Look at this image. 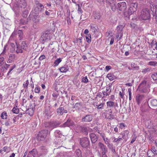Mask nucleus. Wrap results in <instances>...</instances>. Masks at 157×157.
I'll list each match as a JSON object with an SVG mask.
<instances>
[{
    "label": "nucleus",
    "instance_id": "nucleus-1",
    "mask_svg": "<svg viewBox=\"0 0 157 157\" xmlns=\"http://www.w3.org/2000/svg\"><path fill=\"white\" fill-rule=\"evenodd\" d=\"M60 124V122L59 121H53L45 122L44 124V125L45 127L48 128L51 130H52L55 128L58 127Z\"/></svg>",
    "mask_w": 157,
    "mask_h": 157
},
{
    "label": "nucleus",
    "instance_id": "nucleus-2",
    "mask_svg": "<svg viewBox=\"0 0 157 157\" xmlns=\"http://www.w3.org/2000/svg\"><path fill=\"white\" fill-rule=\"evenodd\" d=\"M53 110L52 109L50 104H48L46 105L44 111L45 117L47 118H50L53 115Z\"/></svg>",
    "mask_w": 157,
    "mask_h": 157
},
{
    "label": "nucleus",
    "instance_id": "nucleus-3",
    "mask_svg": "<svg viewBox=\"0 0 157 157\" xmlns=\"http://www.w3.org/2000/svg\"><path fill=\"white\" fill-rule=\"evenodd\" d=\"M48 133V130L45 129L40 131L37 137L38 140L42 141L45 140Z\"/></svg>",
    "mask_w": 157,
    "mask_h": 157
},
{
    "label": "nucleus",
    "instance_id": "nucleus-4",
    "mask_svg": "<svg viewBox=\"0 0 157 157\" xmlns=\"http://www.w3.org/2000/svg\"><path fill=\"white\" fill-rule=\"evenodd\" d=\"M141 17L143 20H146L150 18V11L147 9H144L141 12Z\"/></svg>",
    "mask_w": 157,
    "mask_h": 157
},
{
    "label": "nucleus",
    "instance_id": "nucleus-5",
    "mask_svg": "<svg viewBox=\"0 0 157 157\" xmlns=\"http://www.w3.org/2000/svg\"><path fill=\"white\" fill-rule=\"evenodd\" d=\"M80 144L82 147L84 148H89L90 147V140L86 137H84L81 139Z\"/></svg>",
    "mask_w": 157,
    "mask_h": 157
},
{
    "label": "nucleus",
    "instance_id": "nucleus-6",
    "mask_svg": "<svg viewBox=\"0 0 157 157\" xmlns=\"http://www.w3.org/2000/svg\"><path fill=\"white\" fill-rule=\"evenodd\" d=\"M89 136L92 143V146L94 149H96L97 146H95V143L98 140V136L94 133H91Z\"/></svg>",
    "mask_w": 157,
    "mask_h": 157
},
{
    "label": "nucleus",
    "instance_id": "nucleus-7",
    "mask_svg": "<svg viewBox=\"0 0 157 157\" xmlns=\"http://www.w3.org/2000/svg\"><path fill=\"white\" fill-rule=\"evenodd\" d=\"M39 8L38 6H36L34 8V9L33 10L31 13L32 15L34 16V19H33V20L35 22H39V19L36 18V16L38 15L39 14Z\"/></svg>",
    "mask_w": 157,
    "mask_h": 157
},
{
    "label": "nucleus",
    "instance_id": "nucleus-8",
    "mask_svg": "<svg viewBox=\"0 0 157 157\" xmlns=\"http://www.w3.org/2000/svg\"><path fill=\"white\" fill-rule=\"evenodd\" d=\"M149 85L148 82L147 81L144 80L140 84L139 86L141 88L144 93H146L147 91V88L149 87Z\"/></svg>",
    "mask_w": 157,
    "mask_h": 157
},
{
    "label": "nucleus",
    "instance_id": "nucleus-9",
    "mask_svg": "<svg viewBox=\"0 0 157 157\" xmlns=\"http://www.w3.org/2000/svg\"><path fill=\"white\" fill-rule=\"evenodd\" d=\"M26 5L25 0H17L16 5L19 8L25 9Z\"/></svg>",
    "mask_w": 157,
    "mask_h": 157
},
{
    "label": "nucleus",
    "instance_id": "nucleus-10",
    "mask_svg": "<svg viewBox=\"0 0 157 157\" xmlns=\"http://www.w3.org/2000/svg\"><path fill=\"white\" fill-rule=\"evenodd\" d=\"M74 124V122L70 119H68L67 121L63 124L60 126L61 128H65L66 127H70L72 126Z\"/></svg>",
    "mask_w": 157,
    "mask_h": 157
},
{
    "label": "nucleus",
    "instance_id": "nucleus-11",
    "mask_svg": "<svg viewBox=\"0 0 157 157\" xmlns=\"http://www.w3.org/2000/svg\"><path fill=\"white\" fill-rule=\"evenodd\" d=\"M50 32L49 31H46L44 33L41 37L40 38V40L43 43L45 41L47 40L49 38V34Z\"/></svg>",
    "mask_w": 157,
    "mask_h": 157
},
{
    "label": "nucleus",
    "instance_id": "nucleus-12",
    "mask_svg": "<svg viewBox=\"0 0 157 157\" xmlns=\"http://www.w3.org/2000/svg\"><path fill=\"white\" fill-rule=\"evenodd\" d=\"M117 7L120 11H124L126 9V3L125 2L119 3L117 4Z\"/></svg>",
    "mask_w": 157,
    "mask_h": 157
},
{
    "label": "nucleus",
    "instance_id": "nucleus-13",
    "mask_svg": "<svg viewBox=\"0 0 157 157\" xmlns=\"http://www.w3.org/2000/svg\"><path fill=\"white\" fill-rule=\"evenodd\" d=\"M16 59V56L15 54H11L9 56V57L7 60L6 62L7 63H12Z\"/></svg>",
    "mask_w": 157,
    "mask_h": 157
},
{
    "label": "nucleus",
    "instance_id": "nucleus-14",
    "mask_svg": "<svg viewBox=\"0 0 157 157\" xmlns=\"http://www.w3.org/2000/svg\"><path fill=\"white\" fill-rule=\"evenodd\" d=\"M93 119V116L90 114H88L86 115L83 117L82 119V121L84 122H90Z\"/></svg>",
    "mask_w": 157,
    "mask_h": 157
},
{
    "label": "nucleus",
    "instance_id": "nucleus-15",
    "mask_svg": "<svg viewBox=\"0 0 157 157\" xmlns=\"http://www.w3.org/2000/svg\"><path fill=\"white\" fill-rule=\"evenodd\" d=\"M150 108H151L149 106L148 103L145 102L140 107V110L143 112H145L147 111Z\"/></svg>",
    "mask_w": 157,
    "mask_h": 157
},
{
    "label": "nucleus",
    "instance_id": "nucleus-16",
    "mask_svg": "<svg viewBox=\"0 0 157 157\" xmlns=\"http://www.w3.org/2000/svg\"><path fill=\"white\" fill-rule=\"evenodd\" d=\"M56 112L58 115L62 116L64 113H67V111L64 109L63 107H60L57 109Z\"/></svg>",
    "mask_w": 157,
    "mask_h": 157
},
{
    "label": "nucleus",
    "instance_id": "nucleus-17",
    "mask_svg": "<svg viewBox=\"0 0 157 157\" xmlns=\"http://www.w3.org/2000/svg\"><path fill=\"white\" fill-rule=\"evenodd\" d=\"M144 98V96L143 95H138L136 96V101L138 105H139L140 103Z\"/></svg>",
    "mask_w": 157,
    "mask_h": 157
},
{
    "label": "nucleus",
    "instance_id": "nucleus-18",
    "mask_svg": "<svg viewBox=\"0 0 157 157\" xmlns=\"http://www.w3.org/2000/svg\"><path fill=\"white\" fill-rule=\"evenodd\" d=\"M59 70L61 72L66 73L68 71L69 67L67 65H65L63 67L59 68Z\"/></svg>",
    "mask_w": 157,
    "mask_h": 157
},
{
    "label": "nucleus",
    "instance_id": "nucleus-19",
    "mask_svg": "<svg viewBox=\"0 0 157 157\" xmlns=\"http://www.w3.org/2000/svg\"><path fill=\"white\" fill-rule=\"evenodd\" d=\"M150 104L151 106V108L153 109L157 106V100L156 99H153L150 101Z\"/></svg>",
    "mask_w": 157,
    "mask_h": 157
},
{
    "label": "nucleus",
    "instance_id": "nucleus-20",
    "mask_svg": "<svg viewBox=\"0 0 157 157\" xmlns=\"http://www.w3.org/2000/svg\"><path fill=\"white\" fill-rule=\"evenodd\" d=\"M17 34L18 35L20 40L23 38V32L22 29H20L18 30H16Z\"/></svg>",
    "mask_w": 157,
    "mask_h": 157
},
{
    "label": "nucleus",
    "instance_id": "nucleus-21",
    "mask_svg": "<svg viewBox=\"0 0 157 157\" xmlns=\"http://www.w3.org/2000/svg\"><path fill=\"white\" fill-rule=\"evenodd\" d=\"M110 89L109 86L107 87L105 91H103V94L104 96H107L109 95L111 92V90L109 91Z\"/></svg>",
    "mask_w": 157,
    "mask_h": 157
},
{
    "label": "nucleus",
    "instance_id": "nucleus-22",
    "mask_svg": "<svg viewBox=\"0 0 157 157\" xmlns=\"http://www.w3.org/2000/svg\"><path fill=\"white\" fill-rule=\"evenodd\" d=\"M99 147L101 149V151H105V150L107 149L106 147L101 142H99L98 144Z\"/></svg>",
    "mask_w": 157,
    "mask_h": 157
},
{
    "label": "nucleus",
    "instance_id": "nucleus-23",
    "mask_svg": "<svg viewBox=\"0 0 157 157\" xmlns=\"http://www.w3.org/2000/svg\"><path fill=\"white\" fill-rule=\"evenodd\" d=\"M107 77L110 81H112L116 78V77L113 74L110 73L108 74L107 76Z\"/></svg>",
    "mask_w": 157,
    "mask_h": 157
},
{
    "label": "nucleus",
    "instance_id": "nucleus-24",
    "mask_svg": "<svg viewBox=\"0 0 157 157\" xmlns=\"http://www.w3.org/2000/svg\"><path fill=\"white\" fill-rule=\"evenodd\" d=\"M124 26L123 25H119L118 26L117 28V33L122 34V30Z\"/></svg>",
    "mask_w": 157,
    "mask_h": 157
},
{
    "label": "nucleus",
    "instance_id": "nucleus-25",
    "mask_svg": "<svg viewBox=\"0 0 157 157\" xmlns=\"http://www.w3.org/2000/svg\"><path fill=\"white\" fill-rule=\"evenodd\" d=\"M54 135L56 137H61L62 135L59 130H56L54 132Z\"/></svg>",
    "mask_w": 157,
    "mask_h": 157
},
{
    "label": "nucleus",
    "instance_id": "nucleus-26",
    "mask_svg": "<svg viewBox=\"0 0 157 157\" xmlns=\"http://www.w3.org/2000/svg\"><path fill=\"white\" fill-rule=\"evenodd\" d=\"M24 50L20 47V45H17V49L16 50V52L17 53H22L23 52Z\"/></svg>",
    "mask_w": 157,
    "mask_h": 157
},
{
    "label": "nucleus",
    "instance_id": "nucleus-27",
    "mask_svg": "<svg viewBox=\"0 0 157 157\" xmlns=\"http://www.w3.org/2000/svg\"><path fill=\"white\" fill-rule=\"evenodd\" d=\"M93 17L95 19L99 20L100 17V15L98 12H95L93 13Z\"/></svg>",
    "mask_w": 157,
    "mask_h": 157
},
{
    "label": "nucleus",
    "instance_id": "nucleus-28",
    "mask_svg": "<svg viewBox=\"0 0 157 157\" xmlns=\"http://www.w3.org/2000/svg\"><path fill=\"white\" fill-rule=\"evenodd\" d=\"M132 5H130V7L128 11V14L129 15L132 14L133 13L136 11H135V8H134L133 9L132 7Z\"/></svg>",
    "mask_w": 157,
    "mask_h": 157
},
{
    "label": "nucleus",
    "instance_id": "nucleus-29",
    "mask_svg": "<svg viewBox=\"0 0 157 157\" xmlns=\"http://www.w3.org/2000/svg\"><path fill=\"white\" fill-rule=\"evenodd\" d=\"M115 4V2L112 0V2H111V4L108 6H110L112 10L114 11L116 8Z\"/></svg>",
    "mask_w": 157,
    "mask_h": 157
},
{
    "label": "nucleus",
    "instance_id": "nucleus-30",
    "mask_svg": "<svg viewBox=\"0 0 157 157\" xmlns=\"http://www.w3.org/2000/svg\"><path fill=\"white\" fill-rule=\"evenodd\" d=\"M29 152L31 153V155L33 157H36L37 155V152L36 149H33L32 150L29 151Z\"/></svg>",
    "mask_w": 157,
    "mask_h": 157
},
{
    "label": "nucleus",
    "instance_id": "nucleus-31",
    "mask_svg": "<svg viewBox=\"0 0 157 157\" xmlns=\"http://www.w3.org/2000/svg\"><path fill=\"white\" fill-rule=\"evenodd\" d=\"M115 103L112 101H109L106 103L107 106L110 107H115Z\"/></svg>",
    "mask_w": 157,
    "mask_h": 157
},
{
    "label": "nucleus",
    "instance_id": "nucleus-32",
    "mask_svg": "<svg viewBox=\"0 0 157 157\" xmlns=\"http://www.w3.org/2000/svg\"><path fill=\"white\" fill-rule=\"evenodd\" d=\"M151 70V68L150 67H146L142 69V72L144 74H146L150 72Z\"/></svg>",
    "mask_w": 157,
    "mask_h": 157
},
{
    "label": "nucleus",
    "instance_id": "nucleus-33",
    "mask_svg": "<svg viewBox=\"0 0 157 157\" xmlns=\"http://www.w3.org/2000/svg\"><path fill=\"white\" fill-rule=\"evenodd\" d=\"M75 157H82L81 151L80 150H77L75 151Z\"/></svg>",
    "mask_w": 157,
    "mask_h": 157
},
{
    "label": "nucleus",
    "instance_id": "nucleus-34",
    "mask_svg": "<svg viewBox=\"0 0 157 157\" xmlns=\"http://www.w3.org/2000/svg\"><path fill=\"white\" fill-rule=\"evenodd\" d=\"M62 59L61 58H59L56 59L54 62V66H57L58 64L61 62Z\"/></svg>",
    "mask_w": 157,
    "mask_h": 157
},
{
    "label": "nucleus",
    "instance_id": "nucleus-35",
    "mask_svg": "<svg viewBox=\"0 0 157 157\" xmlns=\"http://www.w3.org/2000/svg\"><path fill=\"white\" fill-rule=\"evenodd\" d=\"M12 124L13 122L12 121H11V119H9L5 123V125L6 126H10L12 125Z\"/></svg>",
    "mask_w": 157,
    "mask_h": 157
},
{
    "label": "nucleus",
    "instance_id": "nucleus-36",
    "mask_svg": "<svg viewBox=\"0 0 157 157\" xmlns=\"http://www.w3.org/2000/svg\"><path fill=\"white\" fill-rule=\"evenodd\" d=\"M12 111L14 113L17 114L19 112V110L17 106H16V107H14L13 108Z\"/></svg>",
    "mask_w": 157,
    "mask_h": 157
},
{
    "label": "nucleus",
    "instance_id": "nucleus-37",
    "mask_svg": "<svg viewBox=\"0 0 157 157\" xmlns=\"http://www.w3.org/2000/svg\"><path fill=\"white\" fill-rule=\"evenodd\" d=\"M82 105L80 103H75L74 106V108L77 109H79L81 107Z\"/></svg>",
    "mask_w": 157,
    "mask_h": 157
},
{
    "label": "nucleus",
    "instance_id": "nucleus-38",
    "mask_svg": "<svg viewBox=\"0 0 157 157\" xmlns=\"http://www.w3.org/2000/svg\"><path fill=\"white\" fill-rule=\"evenodd\" d=\"M1 117L3 119H6L7 117V114L6 112H4L2 113Z\"/></svg>",
    "mask_w": 157,
    "mask_h": 157
},
{
    "label": "nucleus",
    "instance_id": "nucleus-39",
    "mask_svg": "<svg viewBox=\"0 0 157 157\" xmlns=\"http://www.w3.org/2000/svg\"><path fill=\"white\" fill-rule=\"evenodd\" d=\"M147 155L148 157H154L155 155V154L152 150L148 151L147 152Z\"/></svg>",
    "mask_w": 157,
    "mask_h": 157
},
{
    "label": "nucleus",
    "instance_id": "nucleus-40",
    "mask_svg": "<svg viewBox=\"0 0 157 157\" xmlns=\"http://www.w3.org/2000/svg\"><path fill=\"white\" fill-rule=\"evenodd\" d=\"M28 14V11L26 10H24L22 11V16L26 18L27 17Z\"/></svg>",
    "mask_w": 157,
    "mask_h": 157
},
{
    "label": "nucleus",
    "instance_id": "nucleus-41",
    "mask_svg": "<svg viewBox=\"0 0 157 157\" xmlns=\"http://www.w3.org/2000/svg\"><path fill=\"white\" fill-rule=\"evenodd\" d=\"M17 35L16 31H14L12 33L10 37V40L13 39L14 37H16Z\"/></svg>",
    "mask_w": 157,
    "mask_h": 157
},
{
    "label": "nucleus",
    "instance_id": "nucleus-42",
    "mask_svg": "<svg viewBox=\"0 0 157 157\" xmlns=\"http://www.w3.org/2000/svg\"><path fill=\"white\" fill-rule=\"evenodd\" d=\"M128 131H125L121 133L122 135V138L125 139L126 136H128Z\"/></svg>",
    "mask_w": 157,
    "mask_h": 157
},
{
    "label": "nucleus",
    "instance_id": "nucleus-43",
    "mask_svg": "<svg viewBox=\"0 0 157 157\" xmlns=\"http://www.w3.org/2000/svg\"><path fill=\"white\" fill-rule=\"evenodd\" d=\"M4 58L3 57L0 56V67L3 65L4 64Z\"/></svg>",
    "mask_w": 157,
    "mask_h": 157
},
{
    "label": "nucleus",
    "instance_id": "nucleus-44",
    "mask_svg": "<svg viewBox=\"0 0 157 157\" xmlns=\"http://www.w3.org/2000/svg\"><path fill=\"white\" fill-rule=\"evenodd\" d=\"M20 45V47H21L24 50L25 49V48L27 47L25 41L22 42L21 44Z\"/></svg>",
    "mask_w": 157,
    "mask_h": 157
},
{
    "label": "nucleus",
    "instance_id": "nucleus-45",
    "mask_svg": "<svg viewBox=\"0 0 157 157\" xmlns=\"http://www.w3.org/2000/svg\"><path fill=\"white\" fill-rule=\"evenodd\" d=\"M130 5H132V7L133 9L134 8H135V11H136V9L138 5L137 3L136 2L132 3L130 4Z\"/></svg>",
    "mask_w": 157,
    "mask_h": 157
},
{
    "label": "nucleus",
    "instance_id": "nucleus-46",
    "mask_svg": "<svg viewBox=\"0 0 157 157\" xmlns=\"http://www.w3.org/2000/svg\"><path fill=\"white\" fill-rule=\"evenodd\" d=\"M88 36H86V41L88 43H90L91 41V35L90 34H88L87 35Z\"/></svg>",
    "mask_w": 157,
    "mask_h": 157
},
{
    "label": "nucleus",
    "instance_id": "nucleus-47",
    "mask_svg": "<svg viewBox=\"0 0 157 157\" xmlns=\"http://www.w3.org/2000/svg\"><path fill=\"white\" fill-rule=\"evenodd\" d=\"M27 113L30 115H32L33 114V108H30L28 109Z\"/></svg>",
    "mask_w": 157,
    "mask_h": 157
},
{
    "label": "nucleus",
    "instance_id": "nucleus-48",
    "mask_svg": "<svg viewBox=\"0 0 157 157\" xmlns=\"http://www.w3.org/2000/svg\"><path fill=\"white\" fill-rule=\"evenodd\" d=\"M151 77L154 80H157V72L153 73L151 75Z\"/></svg>",
    "mask_w": 157,
    "mask_h": 157
},
{
    "label": "nucleus",
    "instance_id": "nucleus-49",
    "mask_svg": "<svg viewBox=\"0 0 157 157\" xmlns=\"http://www.w3.org/2000/svg\"><path fill=\"white\" fill-rule=\"evenodd\" d=\"M88 80L87 78V77L86 76L85 77H82V82L85 83H87V82H88Z\"/></svg>",
    "mask_w": 157,
    "mask_h": 157
},
{
    "label": "nucleus",
    "instance_id": "nucleus-50",
    "mask_svg": "<svg viewBox=\"0 0 157 157\" xmlns=\"http://www.w3.org/2000/svg\"><path fill=\"white\" fill-rule=\"evenodd\" d=\"M107 119L109 120H112L114 119V115L112 113H109L108 114V116L106 117Z\"/></svg>",
    "mask_w": 157,
    "mask_h": 157
},
{
    "label": "nucleus",
    "instance_id": "nucleus-51",
    "mask_svg": "<svg viewBox=\"0 0 157 157\" xmlns=\"http://www.w3.org/2000/svg\"><path fill=\"white\" fill-rule=\"evenodd\" d=\"M36 4L37 5L40 6L41 8V10H40V11L42 12V9L44 8V7L43 5L41 3H40L38 2L37 1L36 2Z\"/></svg>",
    "mask_w": 157,
    "mask_h": 157
},
{
    "label": "nucleus",
    "instance_id": "nucleus-52",
    "mask_svg": "<svg viewBox=\"0 0 157 157\" xmlns=\"http://www.w3.org/2000/svg\"><path fill=\"white\" fill-rule=\"evenodd\" d=\"M104 103H102L98 105H96V106L98 109H102L103 108Z\"/></svg>",
    "mask_w": 157,
    "mask_h": 157
},
{
    "label": "nucleus",
    "instance_id": "nucleus-53",
    "mask_svg": "<svg viewBox=\"0 0 157 157\" xmlns=\"http://www.w3.org/2000/svg\"><path fill=\"white\" fill-rule=\"evenodd\" d=\"M131 89L130 88H129L128 89V91L129 94V100H131L132 99V93H131Z\"/></svg>",
    "mask_w": 157,
    "mask_h": 157
},
{
    "label": "nucleus",
    "instance_id": "nucleus-54",
    "mask_svg": "<svg viewBox=\"0 0 157 157\" xmlns=\"http://www.w3.org/2000/svg\"><path fill=\"white\" fill-rule=\"evenodd\" d=\"M20 23L22 25H25L27 24V21L26 20L21 19L20 20Z\"/></svg>",
    "mask_w": 157,
    "mask_h": 157
},
{
    "label": "nucleus",
    "instance_id": "nucleus-55",
    "mask_svg": "<svg viewBox=\"0 0 157 157\" xmlns=\"http://www.w3.org/2000/svg\"><path fill=\"white\" fill-rule=\"evenodd\" d=\"M156 64L157 63L155 61H150L148 63V65L151 66H155Z\"/></svg>",
    "mask_w": 157,
    "mask_h": 157
},
{
    "label": "nucleus",
    "instance_id": "nucleus-56",
    "mask_svg": "<svg viewBox=\"0 0 157 157\" xmlns=\"http://www.w3.org/2000/svg\"><path fill=\"white\" fill-rule=\"evenodd\" d=\"M76 6H78V13H82L83 11L82 10L81 8V7L80 6L79 4H76Z\"/></svg>",
    "mask_w": 157,
    "mask_h": 157
},
{
    "label": "nucleus",
    "instance_id": "nucleus-57",
    "mask_svg": "<svg viewBox=\"0 0 157 157\" xmlns=\"http://www.w3.org/2000/svg\"><path fill=\"white\" fill-rule=\"evenodd\" d=\"M114 138V140L113 142H115L120 141V140H122V138L120 137H119L118 138Z\"/></svg>",
    "mask_w": 157,
    "mask_h": 157
},
{
    "label": "nucleus",
    "instance_id": "nucleus-58",
    "mask_svg": "<svg viewBox=\"0 0 157 157\" xmlns=\"http://www.w3.org/2000/svg\"><path fill=\"white\" fill-rule=\"evenodd\" d=\"M152 151L154 153L157 155V148H155L154 147H152L151 148Z\"/></svg>",
    "mask_w": 157,
    "mask_h": 157
},
{
    "label": "nucleus",
    "instance_id": "nucleus-59",
    "mask_svg": "<svg viewBox=\"0 0 157 157\" xmlns=\"http://www.w3.org/2000/svg\"><path fill=\"white\" fill-rule=\"evenodd\" d=\"M102 138L105 141V143L106 144H109V140L107 138H105L104 136H102Z\"/></svg>",
    "mask_w": 157,
    "mask_h": 157
},
{
    "label": "nucleus",
    "instance_id": "nucleus-60",
    "mask_svg": "<svg viewBox=\"0 0 157 157\" xmlns=\"http://www.w3.org/2000/svg\"><path fill=\"white\" fill-rule=\"evenodd\" d=\"M29 84V82L28 80H27L23 84V85L24 88L27 87Z\"/></svg>",
    "mask_w": 157,
    "mask_h": 157
},
{
    "label": "nucleus",
    "instance_id": "nucleus-61",
    "mask_svg": "<svg viewBox=\"0 0 157 157\" xmlns=\"http://www.w3.org/2000/svg\"><path fill=\"white\" fill-rule=\"evenodd\" d=\"M151 44L152 46L154 45H155V49L157 50V42H154L153 41L151 43Z\"/></svg>",
    "mask_w": 157,
    "mask_h": 157
},
{
    "label": "nucleus",
    "instance_id": "nucleus-62",
    "mask_svg": "<svg viewBox=\"0 0 157 157\" xmlns=\"http://www.w3.org/2000/svg\"><path fill=\"white\" fill-rule=\"evenodd\" d=\"M124 93H123V92L122 93V92L121 91H120L119 92V95L121 97V98L123 99H124Z\"/></svg>",
    "mask_w": 157,
    "mask_h": 157
},
{
    "label": "nucleus",
    "instance_id": "nucleus-63",
    "mask_svg": "<svg viewBox=\"0 0 157 157\" xmlns=\"http://www.w3.org/2000/svg\"><path fill=\"white\" fill-rule=\"evenodd\" d=\"M11 121H12L13 122V124H17L16 121H17V119L16 118V117H14L12 119H11Z\"/></svg>",
    "mask_w": 157,
    "mask_h": 157
},
{
    "label": "nucleus",
    "instance_id": "nucleus-64",
    "mask_svg": "<svg viewBox=\"0 0 157 157\" xmlns=\"http://www.w3.org/2000/svg\"><path fill=\"white\" fill-rule=\"evenodd\" d=\"M153 20L157 23V13L155 15H153Z\"/></svg>",
    "mask_w": 157,
    "mask_h": 157
}]
</instances>
